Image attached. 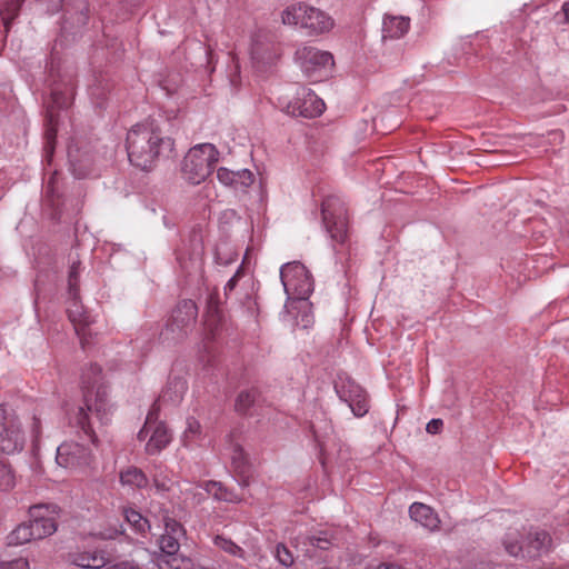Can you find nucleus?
Segmentation results:
<instances>
[{
    "instance_id": "473e14b6",
    "label": "nucleus",
    "mask_w": 569,
    "mask_h": 569,
    "mask_svg": "<svg viewBox=\"0 0 569 569\" xmlns=\"http://www.w3.org/2000/svg\"><path fill=\"white\" fill-rule=\"evenodd\" d=\"M124 518L137 532L144 533L150 528L148 520L133 509L124 510Z\"/></svg>"
},
{
    "instance_id": "cd10ccee",
    "label": "nucleus",
    "mask_w": 569,
    "mask_h": 569,
    "mask_svg": "<svg viewBox=\"0 0 569 569\" xmlns=\"http://www.w3.org/2000/svg\"><path fill=\"white\" fill-rule=\"evenodd\" d=\"M336 390L339 398L348 405L357 397L359 398L360 393L365 391L363 388L352 380H347L340 386H336Z\"/></svg>"
},
{
    "instance_id": "4468645a",
    "label": "nucleus",
    "mask_w": 569,
    "mask_h": 569,
    "mask_svg": "<svg viewBox=\"0 0 569 569\" xmlns=\"http://www.w3.org/2000/svg\"><path fill=\"white\" fill-rule=\"evenodd\" d=\"M67 312L69 320L72 322L74 327L76 333L80 338L82 347L86 348L87 343H89V327L92 323V318L80 302L79 293L77 296L69 295V305L67 308Z\"/></svg>"
},
{
    "instance_id": "37998d69",
    "label": "nucleus",
    "mask_w": 569,
    "mask_h": 569,
    "mask_svg": "<svg viewBox=\"0 0 569 569\" xmlns=\"http://www.w3.org/2000/svg\"><path fill=\"white\" fill-rule=\"evenodd\" d=\"M0 569H29V561L26 558H18L8 562L0 561Z\"/></svg>"
},
{
    "instance_id": "f03ea898",
    "label": "nucleus",
    "mask_w": 569,
    "mask_h": 569,
    "mask_svg": "<svg viewBox=\"0 0 569 569\" xmlns=\"http://www.w3.org/2000/svg\"><path fill=\"white\" fill-rule=\"evenodd\" d=\"M101 368L90 365L81 376L83 392V406L76 412L74 420L83 432L97 445L98 438L93 430L92 418L100 425L110 421L112 406L108 399V388L101 382Z\"/></svg>"
},
{
    "instance_id": "6e6d98bb",
    "label": "nucleus",
    "mask_w": 569,
    "mask_h": 569,
    "mask_svg": "<svg viewBox=\"0 0 569 569\" xmlns=\"http://www.w3.org/2000/svg\"><path fill=\"white\" fill-rule=\"evenodd\" d=\"M199 496H200V498H199L198 502L204 499V496L202 493H199Z\"/></svg>"
},
{
    "instance_id": "f3484780",
    "label": "nucleus",
    "mask_w": 569,
    "mask_h": 569,
    "mask_svg": "<svg viewBox=\"0 0 569 569\" xmlns=\"http://www.w3.org/2000/svg\"><path fill=\"white\" fill-rule=\"evenodd\" d=\"M409 515L415 522L429 531H436L439 529L440 519L438 515L425 503L413 502L409 508Z\"/></svg>"
},
{
    "instance_id": "7c9ffc66",
    "label": "nucleus",
    "mask_w": 569,
    "mask_h": 569,
    "mask_svg": "<svg viewBox=\"0 0 569 569\" xmlns=\"http://www.w3.org/2000/svg\"><path fill=\"white\" fill-rule=\"evenodd\" d=\"M213 542H214L216 547L221 549L222 551H224L231 556L241 558L243 560L246 559L244 550L241 547H239L237 543H234L231 539L226 538L223 536H217L214 538Z\"/></svg>"
},
{
    "instance_id": "9b49d317",
    "label": "nucleus",
    "mask_w": 569,
    "mask_h": 569,
    "mask_svg": "<svg viewBox=\"0 0 569 569\" xmlns=\"http://www.w3.org/2000/svg\"><path fill=\"white\" fill-rule=\"evenodd\" d=\"M198 316V307L192 300H182L173 309L170 320L167 325V331H170L173 337H182L196 323Z\"/></svg>"
},
{
    "instance_id": "a211bd4d",
    "label": "nucleus",
    "mask_w": 569,
    "mask_h": 569,
    "mask_svg": "<svg viewBox=\"0 0 569 569\" xmlns=\"http://www.w3.org/2000/svg\"><path fill=\"white\" fill-rule=\"evenodd\" d=\"M70 561L81 568L104 569L109 562V557L103 550L80 551L70 556Z\"/></svg>"
},
{
    "instance_id": "dca6fc26",
    "label": "nucleus",
    "mask_w": 569,
    "mask_h": 569,
    "mask_svg": "<svg viewBox=\"0 0 569 569\" xmlns=\"http://www.w3.org/2000/svg\"><path fill=\"white\" fill-rule=\"evenodd\" d=\"M150 437L146 443V452L150 456L161 452L172 439L171 432L164 422H159L149 429Z\"/></svg>"
},
{
    "instance_id": "4d7b16f0",
    "label": "nucleus",
    "mask_w": 569,
    "mask_h": 569,
    "mask_svg": "<svg viewBox=\"0 0 569 569\" xmlns=\"http://www.w3.org/2000/svg\"><path fill=\"white\" fill-rule=\"evenodd\" d=\"M74 174H76L78 178H82V177H83V174H81V173H77L76 171H74Z\"/></svg>"
},
{
    "instance_id": "0eeeda50",
    "label": "nucleus",
    "mask_w": 569,
    "mask_h": 569,
    "mask_svg": "<svg viewBox=\"0 0 569 569\" xmlns=\"http://www.w3.org/2000/svg\"><path fill=\"white\" fill-rule=\"evenodd\" d=\"M282 56L281 43L276 36L266 30H258L251 39L250 58L257 71H264L276 64Z\"/></svg>"
},
{
    "instance_id": "393cba45",
    "label": "nucleus",
    "mask_w": 569,
    "mask_h": 569,
    "mask_svg": "<svg viewBox=\"0 0 569 569\" xmlns=\"http://www.w3.org/2000/svg\"><path fill=\"white\" fill-rule=\"evenodd\" d=\"M232 467L236 475L239 477L240 485L248 486L251 476V469L247 463L244 452L241 448H234L232 456Z\"/></svg>"
},
{
    "instance_id": "79ce46f5",
    "label": "nucleus",
    "mask_w": 569,
    "mask_h": 569,
    "mask_svg": "<svg viewBox=\"0 0 569 569\" xmlns=\"http://www.w3.org/2000/svg\"><path fill=\"white\" fill-rule=\"evenodd\" d=\"M310 546L326 550L331 546V540L327 535L325 536H310L307 538Z\"/></svg>"
},
{
    "instance_id": "5701e85b",
    "label": "nucleus",
    "mask_w": 569,
    "mask_h": 569,
    "mask_svg": "<svg viewBox=\"0 0 569 569\" xmlns=\"http://www.w3.org/2000/svg\"><path fill=\"white\" fill-rule=\"evenodd\" d=\"M156 562L159 569H194L192 560L178 552L160 555Z\"/></svg>"
},
{
    "instance_id": "7ed1b4c3",
    "label": "nucleus",
    "mask_w": 569,
    "mask_h": 569,
    "mask_svg": "<svg viewBox=\"0 0 569 569\" xmlns=\"http://www.w3.org/2000/svg\"><path fill=\"white\" fill-rule=\"evenodd\" d=\"M280 17L284 26L303 29L309 36L328 33L335 27V20L329 13L306 2L286 7Z\"/></svg>"
},
{
    "instance_id": "4c0bfd02",
    "label": "nucleus",
    "mask_w": 569,
    "mask_h": 569,
    "mask_svg": "<svg viewBox=\"0 0 569 569\" xmlns=\"http://www.w3.org/2000/svg\"><path fill=\"white\" fill-rule=\"evenodd\" d=\"M14 486V476L11 468L0 460V489L9 490Z\"/></svg>"
},
{
    "instance_id": "864d4df0",
    "label": "nucleus",
    "mask_w": 569,
    "mask_h": 569,
    "mask_svg": "<svg viewBox=\"0 0 569 569\" xmlns=\"http://www.w3.org/2000/svg\"><path fill=\"white\" fill-rule=\"evenodd\" d=\"M238 78H239V76H238V74H236V76L231 77V80H230V81H231V84H232L234 88H238V86H239V84H238Z\"/></svg>"
},
{
    "instance_id": "72a5a7b5",
    "label": "nucleus",
    "mask_w": 569,
    "mask_h": 569,
    "mask_svg": "<svg viewBox=\"0 0 569 569\" xmlns=\"http://www.w3.org/2000/svg\"><path fill=\"white\" fill-rule=\"evenodd\" d=\"M258 392L256 389L241 391L236 400V410L240 413H246L249 408L254 403Z\"/></svg>"
},
{
    "instance_id": "1a4fd4ad",
    "label": "nucleus",
    "mask_w": 569,
    "mask_h": 569,
    "mask_svg": "<svg viewBox=\"0 0 569 569\" xmlns=\"http://www.w3.org/2000/svg\"><path fill=\"white\" fill-rule=\"evenodd\" d=\"M322 219L332 240L345 243L348 237V216L345 203L336 196L322 202Z\"/></svg>"
},
{
    "instance_id": "9d476101",
    "label": "nucleus",
    "mask_w": 569,
    "mask_h": 569,
    "mask_svg": "<svg viewBox=\"0 0 569 569\" xmlns=\"http://www.w3.org/2000/svg\"><path fill=\"white\" fill-rule=\"evenodd\" d=\"M24 446V435L20 422L14 417H8L7 407L0 405V450L4 453H14Z\"/></svg>"
},
{
    "instance_id": "8fccbe9b",
    "label": "nucleus",
    "mask_w": 569,
    "mask_h": 569,
    "mask_svg": "<svg viewBox=\"0 0 569 569\" xmlns=\"http://www.w3.org/2000/svg\"><path fill=\"white\" fill-rule=\"evenodd\" d=\"M78 2H79V3H78V9H79V10H80V12H81V18H80V20H81L82 22H84V21H86V14H84V12H87V10H88V4H87V1H86V0H78Z\"/></svg>"
},
{
    "instance_id": "13d9d810",
    "label": "nucleus",
    "mask_w": 569,
    "mask_h": 569,
    "mask_svg": "<svg viewBox=\"0 0 569 569\" xmlns=\"http://www.w3.org/2000/svg\"><path fill=\"white\" fill-rule=\"evenodd\" d=\"M63 6L68 7L69 6V0H66Z\"/></svg>"
},
{
    "instance_id": "c03bdc74",
    "label": "nucleus",
    "mask_w": 569,
    "mask_h": 569,
    "mask_svg": "<svg viewBox=\"0 0 569 569\" xmlns=\"http://www.w3.org/2000/svg\"><path fill=\"white\" fill-rule=\"evenodd\" d=\"M242 277V268H239L236 273L229 279L224 286V295L228 296L238 284L239 279Z\"/></svg>"
},
{
    "instance_id": "20e7f679",
    "label": "nucleus",
    "mask_w": 569,
    "mask_h": 569,
    "mask_svg": "<svg viewBox=\"0 0 569 569\" xmlns=\"http://www.w3.org/2000/svg\"><path fill=\"white\" fill-rule=\"evenodd\" d=\"M31 520L19 525L8 537L9 545H23L34 539H43L57 530V523L50 513L49 506L38 505L29 510Z\"/></svg>"
},
{
    "instance_id": "2eb2a0df",
    "label": "nucleus",
    "mask_w": 569,
    "mask_h": 569,
    "mask_svg": "<svg viewBox=\"0 0 569 569\" xmlns=\"http://www.w3.org/2000/svg\"><path fill=\"white\" fill-rule=\"evenodd\" d=\"M303 100L297 99L292 104L289 106L291 108V113L295 116H301L305 118H315L325 111V102L317 97L313 92L302 90Z\"/></svg>"
},
{
    "instance_id": "6ab92c4d",
    "label": "nucleus",
    "mask_w": 569,
    "mask_h": 569,
    "mask_svg": "<svg viewBox=\"0 0 569 569\" xmlns=\"http://www.w3.org/2000/svg\"><path fill=\"white\" fill-rule=\"evenodd\" d=\"M148 558L146 550L136 549L130 553L129 558L117 557L109 558L108 565L104 569H143L142 561Z\"/></svg>"
},
{
    "instance_id": "6e6552de",
    "label": "nucleus",
    "mask_w": 569,
    "mask_h": 569,
    "mask_svg": "<svg viewBox=\"0 0 569 569\" xmlns=\"http://www.w3.org/2000/svg\"><path fill=\"white\" fill-rule=\"evenodd\" d=\"M280 278L284 291L296 299H307L313 290V281L307 268L297 261L281 267Z\"/></svg>"
},
{
    "instance_id": "603ef678",
    "label": "nucleus",
    "mask_w": 569,
    "mask_h": 569,
    "mask_svg": "<svg viewBox=\"0 0 569 569\" xmlns=\"http://www.w3.org/2000/svg\"><path fill=\"white\" fill-rule=\"evenodd\" d=\"M562 12L565 14L566 21L569 22V2L563 3Z\"/></svg>"
},
{
    "instance_id": "2f4dec72",
    "label": "nucleus",
    "mask_w": 569,
    "mask_h": 569,
    "mask_svg": "<svg viewBox=\"0 0 569 569\" xmlns=\"http://www.w3.org/2000/svg\"><path fill=\"white\" fill-rule=\"evenodd\" d=\"M159 411H160V399L156 400L153 402V405L151 406V408L147 415L144 426L138 433L139 440H144L149 436V429L152 426H156L157 423L160 422V421H158Z\"/></svg>"
},
{
    "instance_id": "09e8293b",
    "label": "nucleus",
    "mask_w": 569,
    "mask_h": 569,
    "mask_svg": "<svg viewBox=\"0 0 569 569\" xmlns=\"http://www.w3.org/2000/svg\"><path fill=\"white\" fill-rule=\"evenodd\" d=\"M507 551L511 556H518L522 548L518 543H510L506 546Z\"/></svg>"
},
{
    "instance_id": "412c9836",
    "label": "nucleus",
    "mask_w": 569,
    "mask_h": 569,
    "mask_svg": "<svg viewBox=\"0 0 569 569\" xmlns=\"http://www.w3.org/2000/svg\"><path fill=\"white\" fill-rule=\"evenodd\" d=\"M119 478L122 486L136 489L146 488L149 483L146 473L134 466L123 468L119 473Z\"/></svg>"
},
{
    "instance_id": "4be33fe9",
    "label": "nucleus",
    "mask_w": 569,
    "mask_h": 569,
    "mask_svg": "<svg viewBox=\"0 0 569 569\" xmlns=\"http://www.w3.org/2000/svg\"><path fill=\"white\" fill-rule=\"evenodd\" d=\"M199 487L202 488L207 495L212 496L217 500L232 503L240 502L242 500L240 496L227 489L222 486V483L217 481H206Z\"/></svg>"
},
{
    "instance_id": "ddd939ff",
    "label": "nucleus",
    "mask_w": 569,
    "mask_h": 569,
    "mask_svg": "<svg viewBox=\"0 0 569 569\" xmlns=\"http://www.w3.org/2000/svg\"><path fill=\"white\" fill-rule=\"evenodd\" d=\"M91 452L77 442H63L57 449L56 461L63 468H78L89 465Z\"/></svg>"
},
{
    "instance_id": "423d86ee",
    "label": "nucleus",
    "mask_w": 569,
    "mask_h": 569,
    "mask_svg": "<svg viewBox=\"0 0 569 569\" xmlns=\"http://www.w3.org/2000/svg\"><path fill=\"white\" fill-rule=\"evenodd\" d=\"M295 61L303 74L317 82L330 76L335 59L329 51L312 46H301L295 52Z\"/></svg>"
},
{
    "instance_id": "bf43d9fd",
    "label": "nucleus",
    "mask_w": 569,
    "mask_h": 569,
    "mask_svg": "<svg viewBox=\"0 0 569 569\" xmlns=\"http://www.w3.org/2000/svg\"><path fill=\"white\" fill-rule=\"evenodd\" d=\"M180 388L181 390H184V385L182 382L180 383Z\"/></svg>"
},
{
    "instance_id": "a18cd8bd",
    "label": "nucleus",
    "mask_w": 569,
    "mask_h": 569,
    "mask_svg": "<svg viewBox=\"0 0 569 569\" xmlns=\"http://www.w3.org/2000/svg\"><path fill=\"white\" fill-rule=\"evenodd\" d=\"M182 531V526L178 521L173 519H168L166 521V533L180 536Z\"/></svg>"
},
{
    "instance_id": "bb28decb",
    "label": "nucleus",
    "mask_w": 569,
    "mask_h": 569,
    "mask_svg": "<svg viewBox=\"0 0 569 569\" xmlns=\"http://www.w3.org/2000/svg\"><path fill=\"white\" fill-rule=\"evenodd\" d=\"M551 546V537L546 531L536 532L529 542L528 553L532 557L546 553Z\"/></svg>"
},
{
    "instance_id": "5fc2aeb1",
    "label": "nucleus",
    "mask_w": 569,
    "mask_h": 569,
    "mask_svg": "<svg viewBox=\"0 0 569 569\" xmlns=\"http://www.w3.org/2000/svg\"><path fill=\"white\" fill-rule=\"evenodd\" d=\"M52 184H53V177L48 182V189H52Z\"/></svg>"
},
{
    "instance_id": "aec40b11",
    "label": "nucleus",
    "mask_w": 569,
    "mask_h": 569,
    "mask_svg": "<svg viewBox=\"0 0 569 569\" xmlns=\"http://www.w3.org/2000/svg\"><path fill=\"white\" fill-rule=\"evenodd\" d=\"M409 27V18L387 16L383 19V38L399 39L408 32Z\"/></svg>"
},
{
    "instance_id": "39448f33",
    "label": "nucleus",
    "mask_w": 569,
    "mask_h": 569,
    "mask_svg": "<svg viewBox=\"0 0 569 569\" xmlns=\"http://www.w3.org/2000/svg\"><path fill=\"white\" fill-rule=\"evenodd\" d=\"M219 159L217 148L211 143H201L191 148L182 164V176L191 184H199L212 172Z\"/></svg>"
},
{
    "instance_id": "f257e3e1",
    "label": "nucleus",
    "mask_w": 569,
    "mask_h": 569,
    "mask_svg": "<svg viewBox=\"0 0 569 569\" xmlns=\"http://www.w3.org/2000/svg\"><path fill=\"white\" fill-rule=\"evenodd\" d=\"M127 152L132 166L149 171L162 158H169L174 141L167 136L156 120L133 126L127 133Z\"/></svg>"
},
{
    "instance_id": "b1692460",
    "label": "nucleus",
    "mask_w": 569,
    "mask_h": 569,
    "mask_svg": "<svg viewBox=\"0 0 569 569\" xmlns=\"http://www.w3.org/2000/svg\"><path fill=\"white\" fill-rule=\"evenodd\" d=\"M222 321V313L218 306V299L213 295L210 296L208 306H207V312L204 316V326L206 329L214 336L218 331L220 325Z\"/></svg>"
},
{
    "instance_id": "f8f14e48",
    "label": "nucleus",
    "mask_w": 569,
    "mask_h": 569,
    "mask_svg": "<svg viewBox=\"0 0 569 569\" xmlns=\"http://www.w3.org/2000/svg\"><path fill=\"white\" fill-rule=\"evenodd\" d=\"M67 106V97L58 91H53L51 93V104L48 106L47 109V116H46V144H44V151L47 154V158L49 160L51 159L54 150V143L57 138V131H58V117L56 109H61Z\"/></svg>"
},
{
    "instance_id": "3c124183",
    "label": "nucleus",
    "mask_w": 569,
    "mask_h": 569,
    "mask_svg": "<svg viewBox=\"0 0 569 569\" xmlns=\"http://www.w3.org/2000/svg\"><path fill=\"white\" fill-rule=\"evenodd\" d=\"M378 569H401V567L395 563H382L378 567Z\"/></svg>"
},
{
    "instance_id": "e433bc0d",
    "label": "nucleus",
    "mask_w": 569,
    "mask_h": 569,
    "mask_svg": "<svg viewBox=\"0 0 569 569\" xmlns=\"http://www.w3.org/2000/svg\"><path fill=\"white\" fill-rule=\"evenodd\" d=\"M348 406L356 417H363L369 410L367 392L360 393L359 398L353 399Z\"/></svg>"
},
{
    "instance_id": "a19ab883",
    "label": "nucleus",
    "mask_w": 569,
    "mask_h": 569,
    "mask_svg": "<svg viewBox=\"0 0 569 569\" xmlns=\"http://www.w3.org/2000/svg\"><path fill=\"white\" fill-rule=\"evenodd\" d=\"M234 177L236 171H231L227 168H219L217 171L218 180L224 186L232 187V184H234Z\"/></svg>"
},
{
    "instance_id": "c756f323",
    "label": "nucleus",
    "mask_w": 569,
    "mask_h": 569,
    "mask_svg": "<svg viewBox=\"0 0 569 569\" xmlns=\"http://www.w3.org/2000/svg\"><path fill=\"white\" fill-rule=\"evenodd\" d=\"M23 1L24 0H4L0 14L7 30L12 20L18 16Z\"/></svg>"
},
{
    "instance_id": "58836bf2",
    "label": "nucleus",
    "mask_w": 569,
    "mask_h": 569,
    "mask_svg": "<svg viewBox=\"0 0 569 569\" xmlns=\"http://www.w3.org/2000/svg\"><path fill=\"white\" fill-rule=\"evenodd\" d=\"M253 183V174L250 170L243 169L236 171L233 188H248Z\"/></svg>"
},
{
    "instance_id": "ea45409f",
    "label": "nucleus",
    "mask_w": 569,
    "mask_h": 569,
    "mask_svg": "<svg viewBox=\"0 0 569 569\" xmlns=\"http://www.w3.org/2000/svg\"><path fill=\"white\" fill-rule=\"evenodd\" d=\"M276 558L284 567H290L293 563V557H292L290 550L283 543L277 545Z\"/></svg>"
},
{
    "instance_id": "de8ad7c7",
    "label": "nucleus",
    "mask_w": 569,
    "mask_h": 569,
    "mask_svg": "<svg viewBox=\"0 0 569 569\" xmlns=\"http://www.w3.org/2000/svg\"><path fill=\"white\" fill-rule=\"evenodd\" d=\"M31 432H32L33 441L37 442L41 435V422H40V419L37 417H33Z\"/></svg>"
},
{
    "instance_id": "c9c22d12",
    "label": "nucleus",
    "mask_w": 569,
    "mask_h": 569,
    "mask_svg": "<svg viewBox=\"0 0 569 569\" xmlns=\"http://www.w3.org/2000/svg\"><path fill=\"white\" fill-rule=\"evenodd\" d=\"M178 535L164 533L160 537L159 546L161 550V555H170L178 552L180 545L178 540Z\"/></svg>"
},
{
    "instance_id": "c85d7f7f",
    "label": "nucleus",
    "mask_w": 569,
    "mask_h": 569,
    "mask_svg": "<svg viewBox=\"0 0 569 569\" xmlns=\"http://www.w3.org/2000/svg\"><path fill=\"white\" fill-rule=\"evenodd\" d=\"M201 437V425L194 418L187 419V428L182 433L181 442L184 447H192Z\"/></svg>"
},
{
    "instance_id": "f704fd0d",
    "label": "nucleus",
    "mask_w": 569,
    "mask_h": 569,
    "mask_svg": "<svg viewBox=\"0 0 569 569\" xmlns=\"http://www.w3.org/2000/svg\"><path fill=\"white\" fill-rule=\"evenodd\" d=\"M81 262L72 260L68 273V292L69 295L77 296L79 293V273Z\"/></svg>"
},
{
    "instance_id": "49530a36",
    "label": "nucleus",
    "mask_w": 569,
    "mask_h": 569,
    "mask_svg": "<svg viewBox=\"0 0 569 569\" xmlns=\"http://www.w3.org/2000/svg\"><path fill=\"white\" fill-rule=\"evenodd\" d=\"M443 421L441 419H432L427 423L426 430L428 433L437 435L441 431Z\"/></svg>"
},
{
    "instance_id": "a878e982",
    "label": "nucleus",
    "mask_w": 569,
    "mask_h": 569,
    "mask_svg": "<svg viewBox=\"0 0 569 569\" xmlns=\"http://www.w3.org/2000/svg\"><path fill=\"white\" fill-rule=\"evenodd\" d=\"M153 486L158 492H167L170 491L176 485L172 476V471L168 470L166 466L157 465L154 466V471L152 473Z\"/></svg>"
}]
</instances>
